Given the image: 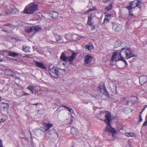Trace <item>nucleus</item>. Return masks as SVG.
Returning <instances> with one entry per match:
<instances>
[{
  "label": "nucleus",
  "instance_id": "obj_55",
  "mask_svg": "<svg viewBox=\"0 0 147 147\" xmlns=\"http://www.w3.org/2000/svg\"><path fill=\"white\" fill-rule=\"evenodd\" d=\"M129 140L128 141V144H129Z\"/></svg>",
  "mask_w": 147,
  "mask_h": 147
},
{
  "label": "nucleus",
  "instance_id": "obj_34",
  "mask_svg": "<svg viewBox=\"0 0 147 147\" xmlns=\"http://www.w3.org/2000/svg\"><path fill=\"white\" fill-rule=\"evenodd\" d=\"M96 9H97L95 7H93L92 8H90L89 9L85 12V13L89 12L92 11L96 10Z\"/></svg>",
  "mask_w": 147,
  "mask_h": 147
},
{
  "label": "nucleus",
  "instance_id": "obj_61",
  "mask_svg": "<svg viewBox=\"0 0 147 147\" xmlns=\"http://www.w3.org/2000/svg\"><path fill=\"white\" fill-rule=\"evenodd\" d=\"M1 16V14L0 13V16Z\"/></svg>",
  "mask_w": 147,
  "mask_h": 147
},
{
  "label": "nucleus",
  "instance_id": "obj_50",
  "mask_svg": "<svg viewBox=\"0 0 147 147\" xmlns=\"http://www.w3.org/2000/svg\"><path fill=\"white\" fill-rule=\"evenodd\" d=\"M7 14L8 15H9L11 14V13L8 12H7Z\"/></svg>",
  "mask_w": 147,
  "mask_h": 147
},
{
  "label": "nucleus",
  "instance_id": "obj_25",
  "mask_svg": "<svg viewBox=\"0 0 147 147\" xmlns=\"http://www.w3.org/2000/svg\"><path fill=\"white\" fill-rule=\"evenodd\" d=\"M53 34L56 39V41H59L61 40L62 37L60 35L57 34V33H53Z\"/></svg>",
  "mask_w": 147,
  "mask_h": 147
},
{
  "label": "nucleus",
  "instance_id": "obj_42",
  "mask_svg": "<svg viewBox=\"0 0 147 147\" xmlns=\"http://www.w3.org/2000/svg\"><path fill=\"white\" fill-rule=\"evenodd\" d=\"M91 26V30H94V29L95 28V26L94 25H93V26Z\"/></svg>",
  "mask_w": 147,
  "mask_h": 147
},
{
  "label": "nucleus",
  "instance_id": "obj_17",
  "mask_svg": "<svg viewBox=\"0 0 147 147\" xmlns=\"http://www.w3.org/2000/svg\"><path fill=\"white\" fill-rule=\"evenodd\" d=\"M92 57L89 55H86L84 59L85 63L89 64L92 61Z\"/></svg>",
  "mask_w": 147,
  "mask_h": 147
},
{
  "label": "nucleus",
  "instance_id": "obj_24",
  "mask_svg": "<svg viewBox=\"0 0 147 147\" xmlns=\"http://www.w3.org/2000/svg\"><path fill=\"white\" fill-rule=\"evenodd\" d=\"M125 135L127 137H136V135L134 132H126L125 133Z\"/></svg>",
  "mask_w": 147,
  "mask_h": 147
},
{
  "label": "nucleus",
  "instance_id": "obj_15",
  "mask_svg": "<svg viewBox=\"0 0 147 147\" xmlns=\"http://www.w3.org/2000/svg\"><path fill=\"white\" fill-rule=\"evenodd\" d=\"M98 90L102 93L107 91L104 83H101L100 84L98 87Z\"/></svg>",
  "mask_w": 147,
  "mask_h": 147
},
{
  "label": "nucleus",
  "instance_id": "obj_60",
  "mask_svg": "<svg viewBox=\"0 0 147 147\" xmlns=\"http://www.w3.org/2000/svg\"><path fill=\"white\" fill-rule=\"evenodd\" d=\"M32 139H31V141H32Z\"/></svg>",
  "mask_w": 147,
  "mask_h": 147
},
{
  "label": "nucleus",
  "instance_id": "obj_21",
  "mask_svg": "<svg viewBox=\"0 0 147 147\" xmlns=\"http://www.w3.org/2000/svg\"><path fill=\"white\" fill-rule=\"evenodd\" d=\"M35 63L37 67L42 69H46V67H45L43 63L37 61H35Z\"/></svg>",
  "mask_w": 147,
  "mask_h": 147
},
{
  "label": "nucleus",
  "instance_id": "obj_14",
  "mask_svg": "<svg viewBox=\"0 0 147 147\" xmlns=\"http://www.w3.org/2000/svg\"><path fill=\"white\" fill-rule=\"evenodd\" d=\"M139 80L140 84L142 85L147 82V76L143 75L139 77Z\"/></svg>",
  "mask_w": 147,
  "mask_h": 147
},
{
  "label": "nucleus",
  "instance_id": "obj_32",
  "mask_svg": "<svg viewBox=\"0 0 147 147\" xmlns=\"http://www.w3.org/2000/svg\"><path fill=\"white\" fill-rule=\"evenodd\" d=\"M105 111H101L97 115V117H101L103 116L104 114H105Z\"/></svg>",
  "mask_w": 147,
  "mask_h": 147
},
{
  "label": "nucleus",
  "instance_id": "obj_33",
  "mask_svg": "<svg viewBox=\"0 0 147 147\" xmlns=\"http://www.w3.org/2000/svg\"><path fill=\"white\" fill-rule=\"evenodd\" d=\"M34 87L29 86L27 87V89L30 90L32 94L34 93Z\"/></svg>",
  "mask_w": 147,
  "mask_h": 147
},
{
  "label": "nucleus",
  "instance_id": "obj_45",
  "mask_svg": "<svg viewBox=\"0 0 147 147\" xmlns=\"http://www.w3.org/2000/svg\"><path fill=\"white\" fill-rule=\"evenodd\" d=\"M5 121V120H4V119H1V121H0V123H2V122H4Z\"/></svg>",
  "mask_w": 147,
  "mask_h": 147
},
{
  "label": "nucleus",
  "instance_id": "obj_18",
  "mask_svg": "<svg viewBox=\"0 0 147 147\" xmlns=\"http://www.w3.org/2000/svg\"><path fill=\"white\" fill-rule=\"evenodd\" d=\"M101 98L104 100H108L109 98V94L108 92L107 91L103 92L101 96Z\"/></svg>",
  "mask_w": 147,
  "mask_h": 147
},
{
  "label": "nucleus",
  "instance_id": "obj_47",
  "mask_svg": "<svg viewBox=\"0 0 147 147\" xmlns=\"http://www.w3.org/2000/svg\"><path fill=\"white\" fill-rule=\"evenodd\" d=\"M10 25H11L10 24H5L4 25V26H9Z\"/></svg>",
  "mask_w": 147,
  "mask_h": 147
},
{
  "label": "nucleus",
  "instance_id": "obj_16",
  "mask_svg": "<svg viewBox=\"0 0 147 147\" xmlns=\"http://www.w3.org/2000/svg\"><path fill=\"white\" fill-rule=\"evenodd\" d=\"M4 73L5 75L8 76H11L13 77H16V74L12 71L8 70L5 69L4 71Z\"/></svg>",
  "mask_w": 147,
  "mask_h": 147
},
{
  "label": "nucleus",
  "instance_id": "obj_12",
  "mask_svg": "<svg viewBox=\"0 0 147 147\" xmlns=\"http://www.w3.org/2000/svg\"><path fill=\"white\" fill-rule=\"evenodd\" d=\"M112 29L116 32L120 31L122 28L121 25L116 23H112Z\"/></svg>",
  "mask_w": 147,
  "mask_h": 147
},
{
  "label": "nucleus",
  "instance_id": "obj_41",
  "mask_svg": "<svg viewBox=\"0 0 147 147\" xmlns=\"http://www.w3.org/2000/svg\"><path fill=\"white\" fill-rule=\"evenodd\" d=\"M147 126V121H145L144 123L143 124L142 126Z\"/></svg>",
  "mask_w": 147,
  "mask_h": 147
},
{
  "label": "nucleus",
  "instance_id": "obj_54",
  "mask_svg": "<svg viewBox=\"0 0 147 147\" xmlns=\"http://www.w3.org/2000/svg\"><path fill=\"white\" fill-rule=\"evenodd\" d=\"M16 61H17V59H14Z\"/></svg>",
  "mask_w": 147,
  "mask_h": 147
},
{
  "label": "nucleus",
  "instance_id": "obj_11",
  "mask_svg": "<svg viewBox=\"0 0 147 147\" xmlns=\"http://www.w3.org/2000/svg\"><path fill=\"white\" fill-rule=\"evenodd\" d=\"M124 43L122 42L121 41H116L115 43V46L114 48V50L117 51V50H116V48H119L120 49L119 51L120 52V51H121L122 48H124L125 47V46H124Z\"/></svg>",
  "mask_w": 147,
  "mask_h": 147
},
{
  "label": "nucleus",
  "instance_id": "obj_23",
  "mask_svg": "<svg viewBox=\"0 0 147 147\" xmlns=\"http://www.w3.org/2000/svg\"><path fill=\"white\" fill-rule=\"evenodd\" d=\"M43 126L45 128V131H47L49 130V129L53 125L50 123H43Z\"/></svg>",
  "mask_w": 147,
  "mask_h": 147
},
{
  "label": "nucleus",
  "instance_id": "obj_27",
  "mask_svg": "<svg viewBox=\"0 0 147 147\" xmlns=\"http://www.w3.org/2000/svg\"><path fill=\"white\" fill-rule=\"evenodd\" d=\"M93 45L91 43H89L88 45H86L85 48L88 50H90L93 49Z\"/></svg>",
  "mask_w": 147,
  "mask_h": 147
},
{
  "label": "nucleus",
  "instance_id": "obj_38",
  "mask_svg": "<svg viewBox=\"0 0 147 147\" xmlns=\"http://www.w3.org/2000/svg\"><path fill=\"white\" fill-rule=\"evenodd\" d=\"M122 99H123V100H125L126 102H127V105H128L129 104V101L128 100H127V98H122Z\"/></svg>",
  "mask_w": 147,
  "mask_h": 147
},
{
  "label": "nucleus",
  "instance_id": "obj_44",
  "mask_svg": "<svg viewBox=\"0 0 147 147\" xmlns=\"http://www.w3.org/2000/svg\"><path fill=\"white\" fill-rule=\"evenodd\" d=\"M146 108L145 107H144L143 109L142 110V111L140 113V114H141L144 111V110Z\"/></svg>",
  "mask_w": 147,
  "mask_h": 147
},
{
  "label": "nucleus",
  "instance_id": "obj_4",
  "mask_svg": "<svg viewBox=\"0 0 147 147\" xmlns=\"http://www.w3.org/2000/svg\"><path fill=\"white\" fill-rule=\"evenodd\" d=\"M120 53L121 51L119 53L117 52H114L111 57V61H117L120 60L123 61L125 60L124 57L122 56V54H123V53H121L120 54Z\"/></svg>",
  "mask_w": 147,
  "mask_h": 147
},
{
  "label": "nucleus",
  "instance_id": "obj_2",
  "mask_svg": "<svg viewBox=\"0 0 147 147\" xmlns=\"http://www.w3.org/2000/svg\"><path fill=\"white\" fill-rule=\"evenodd\" d=\"M38 10V5L32 3L27 5L24 10V13L26 14H32Z\"/></svg>",
  "mask_w": 147,
  "mask_h": 147
},
{
  "label": "nucleus",
  "instance_id": "obj_10",
  "mask_svg": "<svg viewBox=\"0 0 147 147\" xmlns=\"http://www.w3.org/2000/svg\"><path fill=\"white\" fill-rule=\"evenodd\" d=\"M108 86L111 91L113 93L117 94V87L116 84L112 82H109Z\"/></svg>",
  "mask_w": 147,
  "mask_h": 147
},
{
  "label": "nucleus",
  "instance_id": "obj_52",
  "mask_svg": "<svg viewBox=\"0 0 147 147\" xmlns=\"http://www.w3.org/2000/svg\"><path fill=\"white\" fill-rule=\"evenodd\" d=\"M3 61V59H0V62L2 61Z\"/></svg>",
  "mask_w": 147,
  "mask_h": 147
},
{
  "label": "nucleus",
  "instance_id": "obj_30",
  "mask_svg": "<svg viewBox=\"0 0 147 147\" xmlns=\"http://www.w3.org/2000/svg\"><path fill=\"white\" fill-rule=\"evenodd\" d=\"M8 55L13 57H15L16 56H18V54L14 52H9L8 53Z\"/></svg>",
  "mask_w": 147,
  "mask_h": 147
},
{
  "label": "nucleus",
  "instance_id": "obj_51",
  "mask_svg": "<svg viewBox=\"0 0 147 147\" xmlns=\"http://www.w3.org/2000/svg\"><path fill=\"white\" fill-rule=\"evenodd\" d=\"M1 30L3 31L4 32H7V31H6V30Z\"/></svg>",
  "mask_w": 147,
  "mask_h": 147
},
{
  "label": "nucleus",
  "instance_id": "obj_22",
  "mask_svg": "<svg viewBox=\"0 0 147 147\" xmlns=\"http://www.w3.org/2000/svg\"><path fill=\"white\" fill-rule=\"evenodd\" d=\"M49 14L51 17L54 19L56 18L59 15L57 12L54 11H51L49 12Z\"/></svg>",
  "mask_w": 147,
  "mask_h": 147
},
{
  "label": "nucleus",
  "instance_id": "obj_57",
  "mask_svg": "<svg viewBox=\"0 0 147 147\" xmlns=\"http://www.w3.org/2000/svg\"><path fill=\"white\" fill-rule=\"evenodd\" d=\"M100 119L101 120H102V119Z\"/></svg>",
  "mask_w": 147,
  "mask_h": 147
},
{
  "label": "nucleus",
  "instance_id": "obj_1",
  "mask_svg": "<svg viewBox=\"0 0 147 147\" xmlns=\"http://www.w3.org/2000/svg\"><path fill=\"white\" fill-rule=\"evenodd\" d=\"M142 1V0H135L130 2L129 3V5L126 7L129 11V15L131 16H132L133 19L135 18V17L133 16V15L132 13V10L133 9H135L136 7L140 8L141 7V4Z\"/></svg>",
  "mask_w": 147,
  "mask_h": 147
},
{
  "label": "nucleus",
  "instance_id": "obj_40",
  "mask_svg": "<svg viewBox=\"0 0 147 147\" xmlns=\"http://www.w3.org/2000/svg\"><path fill=\"white\" fill-rule=\"evenodd\" d=\"M141 114H140L139 115L140 120L139 121V122H140L142 121V115Z\"/></svg>",
  "mask_w": 147,
  "mask_h": 147
},
{
  "label": "nucleus",
  "instance_id": "obj_6",
  "mask_svg": "<svg viewBox=\"0 0 147 147\" xmlns=\"http://www.w3.org/2000/svg\"><path fill=\"white\" fill-rule=\"evenodd\" d=\"M9 107V105L8 103L3 102L1 104L0 107L3 114H7L8 113V109Z\"/></svg>",
  "mask_w": 147,
  "mask_h": 147
},
{
  "label": "nucleus",
  "instance_id": "obj_29",
  "mask_svg": "<svg viewBox=\"0 0 147 147\" xmlns=\"http://www.w3.org/2000/svg\"><path fill=\"white\" fill-rule=\"evenodd\" d=\"M22 50L26 52H30V49L29 47L23 46H22Z\"/></svg>",
  "mask_w": 147,
  "mask_h": 147
},
{
  "label": "nucleus",
  "instance_id": "obj_20",
  "mask_svg": "<svg viewBox=\"0 0 147 147\" xmlns=\"http://www.w3.org/2000/svg\"><path fill=\"white\" fill-rule=\"evenodd\" d=\"M71 133L73 135H78L79 134V131L77 128L72 127L71 128Z\"/></svg>",
  "mask_w": 147,
  "mask_h": 147
},
{
  "label": "nucleus",
  "instance_id": "obj_13",
  "mask_svg": "<svg viewBox=\"0 0 147 147\" xmlns=\"http://www.w3.org/2000/svg\"><path fill=\"white\" fill-rule=\"evenodd\" d=\"M78 55L77 53H75L74 51H72V54L70 56H69V58L67 61H69V64L70 65H73V61L75 58Z\"/></svg>",
  "mask_w": 147,
  "mask_h": 147
},
{
  "label": "nucleus",
  "instance_id": "obj_28",
  "mask_svg": "<svg viewBox=\"0 0 147 147\" xmlns=\"http://www.w3.org/2000/svg\"><path fill=\"white\" fill-rule=\"evenodd\" d=\"M49 134H51L55 135H57V137H58V133L56 131V130L54 129H51L49 132Z\"/></svg>",
  "mask_w": 147,
  "mask_h": 147
},
{
  "label": "nucleus",
  "instance_id": "obj_48",
  "mask_svg": "<svg viewBox=\"0 0 147 147\" xmlns=\"http://www.w3.org/2000/svg\"><path fill=\"white\" fill-rule=\"evenodd\" d=\"M38 103H36V104H32V105H38Z\"/></svg>",
  "mask_w": 147,
  "mask_h": 147
},
{
  "label": "nucleus",
  "instance_id": "obj_5",
  "mask_svg": "<svg viewBox=\"0 0 147 147\" xmlns=\"http://www.w3.org/2000/svg\"><path fill=\"white\" fill-rule=\"evenodd\" d=\"M41 29L42 28L40 27L36 26H32L30 27L26 28L25 30L26 33H28L33 32L34 34H35L36 32L41 30Z\"/></svg>",
  "mask_w": 147,
  "mask_h": 147
},
{
  "label": "nucleus",
  "instance_id": "obj_35",
  "mask_svg": "<svg viewBox=\"0 0 147 147\" xmlns=\"http://www.w3.org/2000/svg\"><path fill=\"white\" fill-rule=\"evenodd\" d=\"M110 19V18H107L106 17L104 19V22H103V24H104L105 23H107L109 22V20Z\"/></svg>",
  "mask_w": 147,
  "mask_h": 147
},
{
  "label": "nucleus",
  "instance_id": "obj_53",
  "mask_svg": "<svg viewBox=\"0 0 147 147\" xmlns=\"http://www.w3.org/2000/svg\"><path fill=\"white\" fill-rule=\"evenodd\" d=\"M144 107H145L146 108V107H147V105H145Z\"/></svg>",
  "mask_w": 147,
  "mask_h": 147
},
{
  "label": "nucleus",
  "instance_id": "obj_37",
  "mask_svg": "<svg viewBox=\"0 0 147 147\" xmlns=\"http://www.w3.org/2000/svg\"><path fill=\"white\" fill-rule=\"evenodd\" d=\"M135 21V20L134 19H133V20H131V21H127L126 22V23H125V24L126 25H129L130 24V23H131V22L132 21Z\"/></svg>",
  "mask_w": 147,
  "mask_h": 147
},
{
  "label": "nucleus",
  "instance_id": "obj_19",
  "mask_svg": "<svg viewBox=\"0 0 147 147\" xmlns=\"http://www.w3.org/2000/svg\"><path fill=\"white\" fill-rule=\"evenodd\" d=\"M69 58V56H66L65 53L64 52L62 53L60 57V59L64 61H67Z\"/></svg>",
  "mask_w": 147,
  "mask_h": 147
},
{
  "label": "nucleus",
  "instance_id": "obj_43",
  "mask_svg": "<svg viewBox=\"0 0 147 147\" xmlns=\"http://www.w3.org/2000/svg\"><path fill=\"white\" fill-rule=\"evenodd\" d=\"M24 95H30V94L26 92H24Z\"/></svg>",
  "mask_w": 147,
  "mask_h": 147
},
{
  "label": "nucleus",
  "instance_id": "obj_8",
  "mask_svg": "<svg viewBox=\"0 0 147 147\" xmlns=\"http://www.w3.org/2000/svg\"><path fill=\"white\" fill-rule=\"evenodd\" d=\"M48 72L50 75L52 77L55 78L58 77V70L53 67L51 69H49Z\"/></svg>",
  "mask_w": 147,
  "mask_h": 147
},
{
  "label": "nucleus",
  "instance_id": "obj_39",
  "mask_svg": "<svg viewBox=\"0 0 147 147\" xmlns=\"http://www.w3.org/2000/svg\"><path fill=\"white\" fill-rule=\"evenodd\" d=\"M105 15L106 16V17H107V18H110L111 16V14H106V13H105Z\"/></svg>",
  "mask_w": 147,
  "mask_h": 147
},
{
  "label": "nucleus",
  "instance_id": "obj_59",
  "mask_svg": "<svg viewBox=\"0 0 147 147\" xmlns=\"http://www.w3.org/2000/svg\"><path fill=\"white\" fill-rule=\"evenodd\" d=\"M117 57H118V55L117 56H116Z\"/></svg>",
  "mask_w": 147,
  "mask_h": 147
},
{
  "label": "nucleus",
  "instance_id": "obj_56",
  "mask_svg": "<svg viewBox=\"0 0 147 147\" xmlns=\"http://www.w3.org/2000/svg\"><path fill=\"white\" fill-rule=\"evenodd\" d=\"M1 97H0V101H1Z\"/></svg>",
  "mask_w": 147,
  "mask_h": 147
},
{
  "label": "nucleus",
  "instance_id": "obj_31",
  "mask_svg": "<svg viewBox=\"0 0 147 147\" xmlns=\"http://www.w3.org/2000/svg\"><path fill=\"white\" fill-rule=\"evenodd\" d=\"M112 7V4L111 3H110L109 5L107 6L105 8V9L107 11H109L111 10Z\"/></svg>",
  "mask_w": 147,
  "mask_h": 147
},
{
  "label": "nucleus",
  "instance_id": "obj_46",
  "mask_svg": "<svg viewBox=\"0 0 147 147\" xmlns=\"http://www.w3.org/2000/svg\"><path fill=\"white\" fill-rule=\"evenodd\" d=\"M123 62L125 63V65H127V64L126 61L125 60H124V61H123Z\"/></svg>",
  "mask_w": 147,
  "mask_h": 147
},
{
  "label": "nucleus",
  "instance_id": "obj_26",
  "mask_svg": "<svg viewBox=\"0 0 147 147\" xmlns=\"http://www.w3.org/2000/svg\"><path fill=\"white\" fill-rule=\"evenodd\" d=\"M87 23L89 26H92L93 24V22L92 21L93 18L92 17L90 16H88Z\"/></svg>",
  "mask_w": 147,
  "mask_h": 147
},
{
  "label": "nucleus",
  "instance_id": "obj_36",
  "mask_svg": "<svg viewBox=\"0 0 147 147\" xmlns=\"http://www.w3.org/2000/svg\"><path fill=\"white\" fill-rule=\"evenodd\" d=\"M66 109H67L70 113H74V110L72 109H70L68 107H67L66 108Z\"/></svg>",
  "mask_w": 147,
  "mask_h": 147
},
{
  "label": "nucleus",
  "instance_id": "obj_58",
  "mask_svg": "<svg viewBox=\"0 0 147 147\" xmlns=\"http://www.w3.org/2000/svg\"><path fill=\"white\" fill-rule=\"evenodd\" d=\"M63 65H65V64H64V63H63Z\"/></svg>",
  "mask_w": 147,
  "mask_h": 147
},
{
  "label": "nucleus",
  "instance_id": "obj_7",
  "mask_svg": "<svg viewBox=\"0 0 147 147\" xmlns=\"http://www.w3.org/2000/svg\"><path fill=\"white\" fill-rule=\"evenodd\" d=\"M105 119L103 120L104 121L105 123H110L111 121L112 118L111 113V112H109L108 111H105Z\"/></svg>",
  "mask_w": 147,
  "mask_h": 147
},
{
  "label": "nucleus",
  "instance_id": "obj_49",
  "mask_svg": "<svg viewBox=\"0 0 147 147\" xmlns=\"http://www.w3.org/2000/svg\"><path fill=\"white\" fill-rule=\"evenodd\" d=\"M62 107H64L66 109V108H67V107H66L65 105H62L61 106Z\"/></svg>",
  "mask_w": 147,
  "mask_h": 147
},
{
  "label": "nucleus",
  "instance_id": "obj_9",
  "mask_svg": "<svg viewBox=\"0 0 147 147\" xmlns=\"http://www.w3.org/2000/svg\"><path fill=\"white\" fill-rule=\"evenodd\" d=\"M107 124V126L105 129V131H109V132L112 133V136L114 137V135L116 134V131L112 127L110 123H106Z\"/></svg>",
  "mask_w": 147,
  "mask_h": 147
},
{
  "label": "nucleus",
  "instance_id": "obj_3",
  "mask_svg": "<svg viewBox=\"0 0 147 147\" xmlns=\"http://www.w3.org/2000/svg\"><path fill=\"white\" fill-rule=\"evenodd\" d=\"M123 53L125 54L126 55L125 58L127 59H128L131 57H136L137 56L134 54L132 52L131 50L127 46L125 45V47L124 48H122L121 51V53Z\"/></svg>",
  "mask_w": 147,
  "mask_h": 147
}]
</instances>
